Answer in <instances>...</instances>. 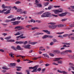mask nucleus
Here are the masks:
<instances>
[{"label": "nucleus", "instance_id": "obj_1", "mask_svg": "<svg viewBox=\"0 0 74 74\" xmlns=\"http://www.w3.org/2000/svg\"><path fill=\"white\" fill-rule=\"evenodd\" d=\"M51 13L49 12H46L45 13H43V14H42L41 16L42 18H44L45 17H50L52 16V15L51 14Z\"/></svg>", "mask_w": 74, "mask_h": 74}, {"label": "nucleus", "instance_id": "obj_2", "mask_svg": "<svg viewBox=\"0 0 74 74\" xmlns=\"http://www.w3.org/2000/svg\"><path fill=\"white\" fill-rule=\"evenodd\" d=\"M21 21H17L12 22L11 23H13V25L14 26H15V25H18V24L19 23H21Z\"/></svg>", "mask_w": 74, "mask_h": 74}, {"label": "nucleus", "instance_id": "obj_3", "mask_svg": "<svg viewBox=\"0 0 74 74\" xmlns=\"http://www.w3.org/2000/svg\"><path fill=\"white\" fill-rule=\"evenodd\" d=\"M57 27V25H49V28H51V29H56V27Z\"/></svg>", "mask_w": 74, "mask_h": 74}, {"label": "nucleus", "instance_id": "obj_4", "mask_svg": "<svg viewBox=\"0 0 74 74\" xmlns=\"http://www.w3.org/2000/svg\"><path fill=\"white\" fill-rule=\"evenodd\" d=\"M67 15V13L65 12V13H62L61 14H59L58 16H59L62 17V16H64L65 15Z\"/></svg>", "mask_w": 74, "mask_h": 74}, {"label": "nucleus", "instance_id": "obj_5", "mask_svg": "<svg viewBox=\"0 0 74 74\" xmlns=\"http://www.w3.org/2000/svg\"><path fill=\"white\" fill-rule=\"evenodd\" d=\"M38 65H36L34 66V72H37V68H38Z\"/></svg>", "mask_w": 74, "mask_h": 74}, {"label": "nucleus", "instance_id": "obj_6", "mask_svg": "<svg viewBox=\"0 0 74 74\" xmlns=\"http://www.w3.org/2000/svg\"><path fill=\"white\" fill-rule=\"evenodd\" d=\"M10 64L11 67H14L16 66V64L15 63H10Z\"/></svg>", "mask_w": 74, "mask_h": 74}, {"label": "nucleus", "instance_id": "obj_7", "mask_svg": "<svg viewBox=\"0 0 74 74\" xmlns=\"http://www.w3.org/2000/svg\"><path fill=\"white\" fill-rule=\"evenodd\" d=\"M53 12H54L55 14H58V13H60L59 11V10H53Z\"/></svg>", "mask_w": 74, "mask_h": 74}, {"label": "nucleus", "instance_id": "obj_8", "mask_svg": "<svg viewBox=\"0 0 74 74\" xmlns=\"http://www.w3.org/2000/svg\"><path fill=\"white\" fill-rule=\"evenodd\" d=\"M10 11H11V9L8 10L6 12H4V14L5 15H7V14H10V13L11 12H10Z\"/></svg>", "mask_w": 74, "mask_h": 74}, {"label": "nucleus", "instance_id": "obj_9", "mask_svg": "<svg viewBox=\"0 0 74 74\" xmlns=\"http://www.w3.org/2000/svg\"><path fill=\"white\" fill-rule=\"evenodd\" d=\"M31 46V45H25V48H26L29 49H31V47H30Z\"/></svg>", "mask_w": 74, "mask_h": 74}, {"label": "nucleus", "instance_id": "obj_10", "mask_svg": "<svg viewBox=\"0 0 74 74\" xmlns=\"http://www.w3.org/2000/svg\"><path fill=\"white\" fill-rule=\"evenodd\" d=\"M43 32H44L45 33H46L48 34H50V32L48 31L47 30H42Z\"/></svg>", "mask_w": 74, "mask_h": 74}, {"label": "nucleus", "instance_id": "obj_11", "mask_svg": "<svg viewBox=\"0 0 74 74\" xmlns=\"http://www.w3.org/2000/svg\"><path fill=\"white\" fill-rule=\"evenodd\" d=\"M16 68L18 69H16L17 71H21V69H22L21 67L19 66H16Z\"/></svg>", "mask_w": 74, "mask_h": 74}, {"label": "nucleus", "instance_id": "obj_12", "mask_svg": "<svg viewBox=\"0 0 74 74\" xmlns=\"http://www.w3.org/2000/svg\"><path fill=\"white\" fill-rule=\"evenodd\" d=\"M16 48V49H18V50H23V49L21 48L20 46L19 45H18Z\"/></svg>", "mask_w": 74, "mask_h": 74}, {"label": "nucleus", "instance_id": "obj_13", "mask_svg": "<svg viewBox=\"0 0 74 74\" xmlns=\"http://www.w3.org/2000/svg\"><path fill=\"white\" fill-rule=\"evenodd\" d=\"M35 4L38 7H42V5L41 3H35Z\"/></svg>", "mask_w": 74, "mask_h": 74}, {"label": "nucleus", "instance_id": "obj_14", "mask_svg": "<svg viewBox=\"0 0 74 74\" xmlns=\"http://www.w3.org/2000/svg\"><path fill=\"white\" fill-rule=\"evenodd\" d=\"M15 43L16 44H22L23 43V42L22 41H16V42Z\"/></svg>", "mask_w": 74, "mask_h": 74}, {"label": "nucleus", "instance_id": "obj_15", "mask_svg": "<svg viewBox=\"0 0 74 74\" xmlns=\"http://www.w3.org/2000/svg\"><path fill=\"white\" fill-rule=\"evenodd\" d=\"M64 26V25L63 24H59L57 25V27H62Z\"/></svg>", "mask_w": 74, "mask_h": 74}, {"label": "nucleus", "instance_id": "obj_16", "mask_svg": "<svg viewBox=\"0 0 74 74\" xmlns=\"http://www.w3.org/2000/svg\"><path fill=\"white\" fill-rule=\"evenodd\" d=\"M16 38H22V39H23V38H26V37L25 36L21 37L20 36H18L16 37Z\"/></svg>", "mask_w": 74, "mask_h": 74}, {"label": "nucleus", "instance_id": "obj_17", "mask_svg": "<svg viewBox=\"0 0 74 74\" xmlns=\"http://www.w3.org/2000/svg\"><path fill=\"white\" fill-rule=\"evenodd\" d=\"M68 57L69 58L71 59H74V57L73 56H72L71 55H69Z\"/></svg>", "mask_w": 74, "mask_h": 74}, {"label": "nucleus", "instance_id": "obj_18", "mask_svg": "<svg viewBox=\"0 0 74 74\" xmlns=\"http://www.w3.org/2000/svg\"><path fill=\"white\" fill-rule=\"evenodd\" d=\"M11 48L13 50H14V51H17V49H16L14 47V46H12L11 47Z\"/></svg>", "mask_w": 74, "mask_h": 74}, {"label": "nucleus", "instance_id": "obj_19", "mask_svg": "<svg viewBox=\"0 0 74 74\" xmlns=\"http://www.w3.org/2000/svg\"><path fill=\"white\" fill-rule=\"evenodd\" d=\"M43 55H44L45 57H47V58H49V56L47 54H43Z\"/></svg>", "mask_w": 74, "mask_h": 74}, {"label": "nucleus", "instance_id": "obj_20", "mask_svg": "<svg viewBox=\"0 0 74 74\" xmlns=\"http://www.w3.org/2000/svg\"><path fill=\"white\" fill-rule=\"evenodd\" d=\"M11 38V36H9V37H8L6 38H5V40H10V39Z\"/></svg>", "mask_w": 74, "mask_h": 74}, {"label": "nucleus", "instance_id": "obj_21", "mask_svg": "<svg viewBox=\"0 0 74 74\" xmlns=\"http://www.w3.org/2000/svg\"><path fill=\"white\" fill-rule=\"evenodd\" d=\"M2 69L3 70H5L6 69V70H9L10 69L9 68H7V66H5V67H3Z\"/></svg>", "mask_w": 74, "mask_h": 74}, {"label": "nucleus", "instance_id": "obj_22", "mask_svg": "<svg viewBox=\"0 0 74 74\" xmlns=\"http://www.w3.org/2000/svg\"><path fill=\"white\" fill-rule=\"evenodd\" d=\"M40 34H44V33H40V32H38L36 33V36L37 35H40Z\"/></svg>", "mask_w": 74, "mask_h": 74}, {"label": "nucleus", "instance_id": "obj_23", "mask_svg": "<svg viewBox=\"0 0 74 74\" xmlns=\"http://www.w3.org/2000/svg\"><path fill=\"white\" fill-rule=\"evenodd\" d=\"M7 41H8V42H15V40H14L11 39L9 40H8Z\"/></svg>", "mask_w": 74, "mask_h": 74}, {"label": "nucleus", "instance_id": "obj_24", "mask_svg": "<svg viewBox=\"0 0 74 74\" xmlns=\"http://www.w3.org/2000/svg\"><path fill=\"white\" fill-rule=\"evenodd\" d=\"M29 43L30 44H32V45H34V44H36V42H29Z\"/></svg>", "mask_w": 74, "mask_h": 74}, {"label": "nucleus", "instance_id": "obj_25", "mask_svg": "<svg viewBox=\"0 0 74 74\" xmlns=\"http://www.w3.org/2000/svg\"><path fill=\"white\" fill-rule=\"evenodd\" d=\"M48 38V35H44L42 37V38L43 39H45V38Z\"/></svg>", "mask_w": 74, "mask_h": 74}, {"label": "nucleus", "instance_id": "obj_26", "mask_svg": "<svg viewBox=\"0 0 74 74\" xmlns=\"http://www.w3.org/2000/svg\"><path fill=\"white\" fill-rule=\"evenodd\" d=\"M58 10H59V12L60 13L62 12L63 11V9L61 8H60V9Z\"/></svg>", "mask_w": 74, "mask_h": 74}, {"label": "nucleus", "instance_id": "obj_27", "mask_svg": "<svg viewBox=\"0 0 74 74\" xmlns=\"http://www.w3.org/2000/svg\"><path fill=\"white\" fill-rule=\"evenodd\" d=\"M54 52H56V53H60V51L59 50H55L54 51Z\"/></svg>", "mask_w": 74, "mask_h": 74}, {"label": "nucleus", "instance_id": "obj_28", "mask_svg": "<svg viewBox=\"0 0 74 74\" xmlns=\"http://www.w3.org/2000/svg\"><path fill=\"white\" fill-rule=\"evenodd\" d=\"M52 6H50L48 7V10H51V9H52Z\"/></svg>", "mask_w": 74, "mask_h": 74}, {"label": "nucleus", "instance_id": "obj_29", "mask_svg": "<svg viewBox=\"0 0 74 74\" xmlns=\"http://www.w3.org/2000/svg\"><path fill=\"white\" fill-rule=\"evenodd\" d=\"M69 36V34H65L64 35H63V36L64 37H67V36Z\"/></svg>", "mask_w": 74, "mask_h": 74}, {"label": "nucleus", "instance_id": "obj_30", "mask_svg": "<svg viewBox=\"0 0 74 74\" xmlns=\"http://www.w3.org/2000/svg\"><path fill=\"white\" fill-rule=\"evenodd\" d=\"M60 59H63L62 58H55V59H56V61H58L60 60Z\"/></svg>", "mask_w": 74, "mask_h": 74}, {"label": "nucleus", "instance_id": "obj_31", "mask_svg": "<svg viewBox=\"0 0 74 74\" xmlns=\"http://www.w3.org/2000/svg\"><path fill=\"white\" fill-rule=\"evenodd\" d=\"M67 20V18H64L63 19H62L61 21L62 22H64V21H66Z\"/></svg>", "mask_w": 74, "mask_h": 74}, {"label": "nucleus", "instance_id": "obj_32", "mask_svg": "<svg viewBox=\"0 0 74 74\" xmlns=\"http://www.w3.org/2000/svg\"><path fill=\"white\" fill-rule=\"evenodd\" d=\"M47 37L49 38H51L53 37V36L50 35H47Z\"/></svg>", "mask_w": 74, "mask_h": 74}, {"label": "nucleus", "instance_id": "obj_33", "mask_svg": "<svg viewBox=\"0 0 74 74\" xmlns=\"http://www.w3.org/2000/svg\"><path fill=\"white\" fill-rule=\"evenodd\" d=\"M21 28H20V29H18V30L19 31L21 30H22V29H24L25 28L23 27H21Z\"/></svg>", "mask_w": 74, "mask_h": 74}, {"label": "nucleus", "instance_id": "obj_34", "mask_svg": "<svg viewBox=\"0 0 74 74\" xmlns=\"http://www.w3.org/2000/svg\"><path fill=\"white\" fill-rule=\"evenodd\" d=\"M48 24L49 25V24H50L51 25H55V23H48Z\"/></svg>", "mask_w": 74, "mask_h": 74}, {"label": "nucleus", "instance_id": "obj_35", "mask_svg": "<svg viewBox=\"0 0 74 74\" xmlns=\"http://www.w3.org/2000/svg\"><path fill=\"white\" fill-rule=\"evenodd\" d=\"M21 27L19 26H17L15 27V29H19V28H21Z\"/></svg>", "mask_w": 74, "mask_h": 74}, {"label": "nucleus", "instance_id": "obj_36", "mask_svg": "<svg viewBox=\"0 0 74 74\" xmlns=\"http://www.w3.org/2000/svg\"><path fill=\"white\" fill-rule=\"evenodd\" d=\"M62 73H63L64 74H67V72L65 71H62Z\"/></svg>", "mask_w": 74, "mask_h": 74}, {"label": "nucleus", "instance_id": "obj_37", "mask_svg": "<svg viewBox=\"0 0 74 74\" xmlns=\"http://www.w3.org/2000/svg\"><path fill=\"white\" fill-rule=\"evenodd\" d=\"M64 32H58L57 33V34H63V33H64Z\"/></svg>", "mask_w": 74, "mask_h": 74}, {"label": "nucleus", "instance_id": "obj_38", "mask_svg": "<svg viewBox=\"0 0 74 74\" xmlns=\"http://www.w3.org/2000/svg\"><path fill=\"white\" fill-rule=\"evenodd\" d=\"M52 15L53 16H54V17H58V15H56L53 14H52Z\"/></svg>", "mask_w": 74, "mask_h": 74}, {"label": "nucleus", "instance_id": "obj_39", "mask_svg": "<svg viewBox=\"0 0 74 74\" xmlns=\"http://www.w3.org/2000/svg\"><path fill=\"white\" fill-rule=\"evenodd\" d=\"M60 54L61 55H65V53L64 52V51H63L62 52H61V53H60Z\"/></svg>", "mask_w": 74, "mask_h": 74}, {"label": "nucleus", "instance_id": "obj_40", "mask_svg": "<svg viewBox=\"0 0 74 74\" xmlns=\"http://www.w3.org/2000/svg\"><path fill=\"white\" fill-rule=\"evenodd\" d=\"M49 4V2H46V3H45V6H47V5H48V4Z\"/></svg>", "mask_w": 74, "mask_h": 74}, {"label": "nucleus", "instance_id": "obj_41", "mask_svg": "<svg viewBox=\"0 0 74 74\" xmlns=\"http://www.w3.org/2000/svg\"><path fill=\"white\" fill-rule=\"evenodd\" d=\"M16 20V18H13V19H11L10 20V21H15Z\"/></svg>", "mask_w": 74, "mask_h": 74}, {"label": "nucleus", "instance_id": "obj_42", "mask_svg": "<svg viewBox=\"0 0 74 74\" xmlns=\"http://www.w3.org/2000/svg\"><path fill=\"white\" fill-rule=\"evenodd\" d=\"M49 54V55H50V56H54V55L52 53H50Z\"/></svg>", "mask_w": 74, "mask_h": 74}, {"label": "nucleus", "instance_id": "obj_43", "mask_svg": "<svg viewBox=\"0 0 74 74\" xmlns=\"http://www.w3.org/2000/svg\"><path fill=\"white\" fill-rule=\"evenodd\" d=\"M44 12V11H40V12L38 13V14H42Z\"/></svg>", "mask_w": 74, "mask_h": 74}, {"label": "nucleus", "instance_id": "obj_44", "mask_svg": "<svg viewBox=\"0 0 74 74\" xmlns=\"http://www.w3.org/2000/svg\"><path fill=\"white\" fill-rule=\"evenodd\" d=\"M20 34H20L18 32L16 34H15L14 35H15V36H18V35H20Z\"/></svg>", "mask_w": 74, "mask_h": 74}, {"label": "nucleus", "instance_id": "obj_45", "mask_svg": "<svg viewBox=\"0 0 74 74\" xmlns=\"http://www.w3.org/2000/svg\"><path fill=\"white\" fill-rule=\"evenodd\" d=\"M7 9H5L3 10H2L3 13V12H4V11H7Z\"/></svg>", "mask_w": 74, "mask_h": 74}, {"label": "nucleus", "instance_id": "obj_46", "mask_svg": "<svg viewBox=\"0 0 74 74\" xmlns=\"http://www.w3.org/2000/svg\"><path fill=\"white\" fill-rule=\"evenodd\" d=\"M68 51L69 53H72V51L71 50H68Z\"/></svg>", "mask_w": 74, "mask_h": 74}, {"label": "nucleus", "instance_id": "obj_47", "mask_svg": "<svg viewBox=\"0 0 74 74\" xmlns=\"http://www.w3.org/2000/svg\"><path fill=\"white\" fill-rule=\"evenodd\" d=\"M17 12H20L21 11V9H18L17 10Z\"/></svg>", "mask_w": 74, "mask_h": 74}, {"label": "nucleus", "instance_id": "obj_48", "mask_svg": "<svg viewBox=\"0 0 74 74\" xmlns=\"http://www.w3.org/2000/svg\"><path fill=\"white\" fill-rule=\"evenodd\" d=\"M58 63L59 64H62V61H59L58 62Z\"/></svg>", "mask_w": 74, "mask_h": 74}, {"label": "nucleus", "instance_id": "obj_49", "mask_svg": "<svg viewBox=\"0 0 74 74\" xmlns=\"http://www.w3.org/2000/svg\"><path fill=\"white\" fill-rule=\"evenodd\" d=\"M26 73H27V74H30V72H29V70H26Z\"/></svg>", "mask_w": 74, "mask_h": 74}, {"label": "nucleus", "instance_id": "obj_50", "mask_svg": "<svg viewBox=\"0 0 74 74\" xmlns=\"http://www.w3.org/2000/svg\"><path fill=\"white\" fill-rule=\"evenodd\" d=\"M69 64L70 66H74V64H73L72 63H69Z\"/></svg>", "mask_w": 74, "mask_h": 74}, {"label": "nucleus", "instance_id": "obj_51", "mask_svg": "<svg viewBox=\"0 0 74 74\" xmlns=\"http://www.w3.org/2000/svg\"><path fill=\"white\" fill-rule=\"evenodd\" d=\"M54 44V43L53 42H51L50 43V45H53Z\"/></svg>", "mask_w": 74, "mask_h": 74}, {"label": "nucleus", "instance_id": "obj_52", "mask_svg": "<svg viewBox=\"0 0 74 74\" xmlns=\"http://www.w3.org/2000/svg\"><path fill=\"white\" fill-rule=\"evenodd\" d=\"M13 16L12 15L10 16H8V18H12Z\"/></svg>", "mask_w": 74, "mask_h": 74}, {"label": "nucleus", "instance_id": "obj_53", "mask_svg": "<svg viewBox=\"0 0 74 74\" xmlns=\"http://www.w3.org/2000/svg\"><path fill=\"white\" fill-rule=\"evenodd\" d=\"M41 70V68H39L37 69V71H40Z\"/></svg>", "mask_w": 74, "mask_h": 74}, {"label": "nucleus", "instance_id": "obj_54", "mask_svg": "<svg viewBox=\"0 0 74 74\" xmlns=\"http://www.w3.org/2000/svg\"><path fill=\"white\" fill-rule=\"evenodd\" d=\"M57 71L58 73H62V71H61L59 70H57Z\"/></svg>", "mask_w": 74, "mask_h": 74}, {"label": "nucleus", "instance_id": "obj_55", "mask_svg": "<svg viewBox=\"0 0 74 74\" xmlns=\"http://www.w3.org/2000/svg\"><path fill=\"white\" fill-rule=\"evenodd\" d=\"M39 3L38 1H37V0H36L35 1V4H38Z\"/></svg>", "mask_w": 74, "mask_h": 74}, {"label": "nucleus", "instance_id": "obj_56", "mask_svg": "<svg viewBox=\"0 0 74 74\" xmlns=\"http://www.w3.org/2000/svg\"><path fill=\"white\" fill-rule=\"evenodd\" d=\"M34 66L33 67H29V69H33L34 68Z\"/></svg>", "mask_w": 74, "mask_h": 74}, {"label": "nucleus", "instance_id": "obj_57", "mask_svg": "<svg viewBox=\"0 0 74 74\" xmlns=\"http://www.w3.org/2000/svg\"><path fill=\"white\" fill-rule=\"evenodd\" d=\"M27 43V41H25L24 42L23 44L24 45H26V44Z\"/></svg>", "mask_w": 74, "mask_h": 74}, {"label": "nucleus", "instance_id": "obj_58", "mask_svg": "<svg viewBox=\"0 0 74 74\" xmlns=\"http://www.w3.org/2000/svg\"><path fill=\"white\" fill-rule=\"evenodd\" d=\"M5 22H11V20H6Z\"/></svg>", "mask_w": 74, "mask_h": 74}, {"label": "nucleus", "instance_id": "obj_59", "mask_svg": "<svg viewBox=\"0 0 74 74\" xmlns=\"http://www.w3.org/2000/svg\"><path fill=\"white\" fill-rule=\"evenodd\" d=\"M20 1H16V2L15 3V4H19V3H20Z\"/></svg>", "mask_w": 74, "mask_h": 74}, {"label": "nucleus", "instance_id": "obj_60", "mask_svg": "<svg viewBox=\"0 0 74 74\" xmlns=\"http://www.w3.org/2000/svg\"><path fill=\"white\" fill-rule=\"evenodd\" d=\"M45 66L46 67H47V66H49V64L47 63L45 64Z\"/></svg>", "mask_w": 74, "mask_h": 74}, {"label": "nucleus", "instance_id": "obj_61", "mask_svg": "<svg viewBox=\"0 0 74 74\" xmlns=\"http://www.w3.org/2000/svg\"><path fill=\"white\" fill-rule=\"evenodd\" d=\"M64 52H65V53H68V52H69L68 51V50H66V51H64Z\"/></svg>", "mask_w": 74, "mask_h": 74}, {"label": "nucleus", "instance_id": "obj_62", "mask_svg": "<svg viewBox=\"0 0 74 74\" xmlns=\"http://www.w3.org/2000/svg\"><path fill=\"white\" fill-rule=\"evenodd\" d=\"M12 8H14L15 10H17V8L16 6H14Z\"/></svg>", "mask_w": 74, "mask_h": 74}, {"label": "nucleus", "instance_id": "obj_63", "mask_svg": "<svg viewBox=\"0 0 74 74\" xmlns=\"http://www.w3.org/2000/svg\"><path fill=\"white\" fill-rule=\"evenodd\" d=\"M56 41H57V40L55 39H53V42H56Z\"/></svg>", "mask_w": 74, "mask_h": 74}, {"label": "nucleus", "instance_id": "obj_64", "mask_svg": "<svg viewBox=\"0 0 74 74\" xmlns=\"http://www.w3.org/2000/svg\"><path fill=\"white\" fill-rule=\"evenodd\" d=\"M16 73L17 74H23L22 73L16 72Z\"/></svg>", "mask_w": 74, "mask_h": 74}]
</instances>
